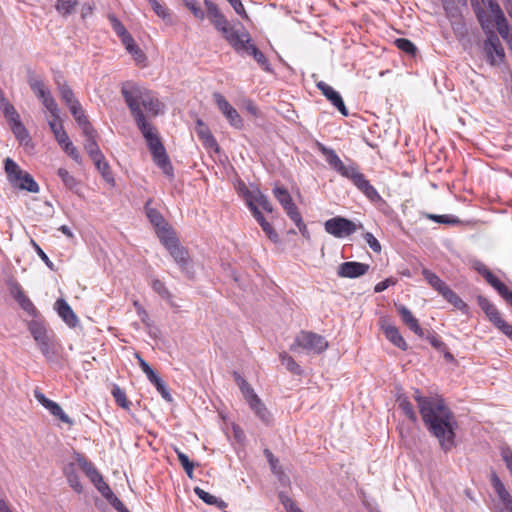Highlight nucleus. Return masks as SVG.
I'll return each mask as SVG.
<instances>
[{"label":"nucleus","mask_w":512,"mask_h":512,"mask_svg":"<svg viewBox=\"0 0 512 512\" xmlns=\"http://www.w3.org/2000/svg\"><path fill=\"white\" fill-rule=\"evenodd\" d=\"M126 102L138 129L146 141L153 162L165 175L172 177L173 167L166 149L156 128L146 120L147 117H155L162 113L164 105L159 101V98H126Z\"/></svg>","instance_id":"1"},{"label":"nucleus","mask_w":512,"mask_h":512,"mask_svg":"<svg viewBox=\"0 0 512 512\" xmlns=\"http://www.w3.org/2000/svg\"><path fill=\"white\" fill-rule=\"evenodd\" d=\"M423 422L428 431L437 438L441 448L449 451L455 446L456 421L444 400L439 397L415 395Z\"/></svg>","instance_id":"2"},{"label":"nucleus","mask_w":512,"mask_h":512,"mask_svg":"<svg viewBox=\"0 0 512 512\" xmlns=\"http://www.w3.org/2000/svg\"><path fill=\"white\" fill-rule=\"evenodd\" d=\"M204 5L207 17L214 27L223 34L224 38L231 46H242V41H247V31L243 27L235 28L231 26L214 2L205 0Z\"/></svg>","instance_id":"3"},{"label":"nucleus","mask_w":512,"mask_h":512,"mask_svg":"<svg viewBox=\"0 0 512 512\" xmlns=\"http://www.w3.org/2000/svg\"><path fill=\"white\" fill-rule=\"evenodd\" d=\"M4 169L7 175V179L12 187L30 193L39 192V185L34 180V178L28 172L22 170L20 166L11 158L5 159Z\"/></svg>","instance_id":"4"},{"label":"nucleus","mask_w":512,"mask_h":512,"mask_svg":"<svg viewBox=\"0 0 512 512\" xmlns=\"http://www.w3.org/2000/svg\"><path fill=\"white\" fill-rule=\"evenodd\" d=\"M298 348H301L307 352L320 354L328 348V342L326 339L311 331H301L296 337L293 344L290 346V350L296 352Z\"/></svg>","instance_id":"5"},{"label":"nucleus","mask_w":512,"mask_h":512,"mask_svg":"<svg viewBox=\"0 0 512 512\" xmlns=\"http://www.w3.org/2000/svg\"><path fill=\"white\" fill-rule=\"evenodd\" d=\"M422 275L424 279L429 283V285L436 290L443 298L451 303L455 308L462 310L467 307L464 301L452 290L449 286L446 285L444 281H442L435 273L430 271L429 269L424 268L422 270Z\"/></svg>","instance_id":"6"},{"label":"nucleus","mask_w":512,"mask_h":512,"mask_svg":"<svg viewBox=\"0 0 512 512\" xmlns=\"http://www.w3.org/2000/svg\"><path fill=\"white\" fill-rule=\"evenodd\" d=\"M43 105L45 109L49 112V116L47 118L49 127L52 133L54 134V137L57 140L58 144L62 146L70 139L62 125L59 116L58 106L55 103L54 98H43Z\"/></svg>","instance_id":"7"},{"label":"nucleus","mask_w":512,"mask_h":512,"mask_svg":"<svg viewBox=\"0 0 512 512\" xmlns=\"http://www.w3.org/2000/svg\"><path fill=\"white\" fill-rule=\"evenodd\" d=\"M362 228V224L357 225L350 219L345 217L336 216L325 221V231L335 238H345L354 234L357 229Z\"/></svg>","instance_id":"8"},{"label":"nucleus","mask_w":512,"mask_h":512,"mask_svg":"<svg viewBox=\"0 0 512 512\" xmlns=\"http://www.w3.org/2000/svg\"><path fill=\"white\" fill-rule=\"evenodd\" d=\"M345 178L349 179L371 202L383 201L380 194L366 179L365 175L358 170L356 165H354Z\"/></svg>","instance_id":"9"},{"label":"nucleus","mask_w":512,"mask_h":512,"mask_svg":"<svg viewBox=\"0 0 512 512\" xmlns=\"http://www.w3.org/2000/svg\"><path fill=\"white\" fill-rule=\"evenodd\" d=\"M486 60L492 65L496 66L503 62L505 53L500 43L498 36L493 32L489 31L487 39L483 45Z\"/></svg>","instance_id":"10"},{"label":"nucleus","mask_w":512,"mask_h":512,"mask_svg":"<svg viewBox=\"0 0 512 512\" xmlns=\"http://www.w3.org/2000/svg\"><path fill=\"white\" fill-rule=\"evenodd\" d=\"M162 244L169 251L170 255L173 257L175 262L179 265V267L185 271L188 266L189 257L187 251L181 247L176 239L174 233L170 234L166 238L160 240Z\"/></svg>","instance_id":"11"},{"label":"nucleus","mask_w":512,"mask_h":512,"mask_svg":"<svg viewBox=\"0 0 512 512\" xmlns=\"http://www.w3.org/2000/svg\"><path fill=\"white\" fill-rule=\"evenodd\" d=\"M318 150L325 157L326 162L330 165L332 169H334L341 176L345 177L349 171L354 167V163L349 165H345L336 152L333 149H330L323 145L322 143H317Z\"/></svg>","instance_id":"12"},{"label":"nucleus","mask_w":512,"mask_h":512,"mask_svg":"<svg viewBox=\"0 0 512 512\" xmlns=\"http://www.w3.org/2000/svg\"><path fill=\"white\" fill-rule=\"evenodd\" d=\"M150 202L149 200L145 205L146 215L151 224L155 227L159 239L162 240L172 234L173 231L170 229L161 213L157 209L150 207Z\"/></svg>","instance_id":"13"},{"label":"nucleus","mask_w":512,"mask_h":512,"mask_svg":"<svg viewBox=\"0 0 512 512\" xmlns=\"http://www.w3.org/2000/svg\"><path fill=\"white\" fill-rule=\"evenodd\" d=\"M370 266L361 262L348 261L338 266L337 275L342 278H358L365 275Z\"/></svg>","instance_id":"14"},{"label":"nucleus","mask_w":512,"mask_h":512,"mask_svg":"<svg viewBox=\"0 0 512 512\" xmlns=\"http://www.w3.org/2000/svg\"><path fill=\"white\" fill-rule=\"evenodd\" d=\"M34 397L42 406H44L53 416L57 417L60 421L69 425L73 424V421L62 410L60 405L48 399L42 392L35 390Z\"/></svg>","instance_id":"15"},{"label":"nucleus","mask_w":512,"mask_h":512,"mask_svg":"<svg viewBox=\"0 0 512 512\" xmlns=\"http://www.w3.org/2000/svg\"><path fill=\"white\" fill-rule=\"evenodd\" d=\"M237 52H246L247 54L253 56V58L257 61V63L266 71L270 70L269 63L265 57V55L254 45L251 43V38L249 33L247 32V41H242V46H232Z\"/></svg>","instance_id":"16"},{"label":"nucleus","mask_w":512,"mask_h":512,"mask_svg":"<svg viewBox=\"0 0 512 512\" xmlns=\"http://www.w3.org/2000/svg\"><path fill=\"white\" fill-rule=\"evenodd\" d=\"M219 110L226 117L231 126L240 129L243 126L242 118L237 110L226 100V98H217L216 100Z\"/></svg>","instance_id":"17"},{"label":"nucleus","mask_w":512,"mask_h":512,"mask_svg":"<svg viewBox=\"0 0 512 512\" xmlns=\"http://www.w3.org/2000/svg\"><path fill=\"white\" fill-rule=\"evenodd\" d=\"M397 312L402 320V322L417 336L423 338L425 337V332L421 328L418 319L414 317L412 312L404 305H395Z\"/></svg>","instance_id":"18"},{"label":"nucleus","mask_w":512,"mask_h":512,"mask_svg":"<svg viewBox=\"0 0 512 512\" xmlns=\"http://www.w3.org/2000/svg\"><path fill=\"white\" fill-rule=\"evenodd\" d=\"M65 100L71 114L73 115L75 121L78 123L82 131H87V129L92 128L93 126L89 122L82 106L79 104L76 98H65Z\"/></svg>","instance_id":"19"},{"label":"nucleus","mask_w":512,"mask_h":512,"mask_svg":"<svg viewBox=\"0 0 512 512\" xmlns=\"http://www.w3.org/2000/svg\"><path fill=\"white\" fill-rule=\"evenodd\" d=\"M83 136L85 137L84 148L89 154L92 161H98L102 158V152L96 142V130L92 127L82 131Z\"/></svg>","instance_id":"20"},{"label":"nucleus","mask_w":512,"mask_h":512,"mask_svg":"<svg viewBox=\"0 0 512 512\" xmlns=\"http://www.w3.org/2000/svg\"><path fill=\"white\" fill-rule=\"evenodd\" d=\"M381 328L386 336V338L395 346L400 348L401 350H407L408 345L402 335L399 332V329L388 323L386 320L381 321Z\"/></svg>","instance_id":"21"},{"label":"nucleus","mask_w":512,"mask_h":512,"mask_svg":"<svg viewBox=\"0 0 512 512\" xmlns=\"http://www.w3.org/2000/svg\"><path fill=\"white\" fill-rule=\"evenodd\" d=\"M55 308L58 315L69 327H76L78 324V317L64 299H58L55 303Z\"/></svg>","instance_id":"22"},{"label":"nucleus","mask_w":512,"mask_h":512,"mask_svg":"<svg viewBox=\"0 0 512 512\" xmlns=\"http://www.w3.org/2000/svg\"><path fill=\"white\" fill-rule=\"evenodd\" d=\"M11 294L15 298V300L18 302V304L21 306L23 310H25L30 315L36 314V308L32 301L25 295L23 292L21 286L19 284H14L11 287Z\"/></svg>","instance_id":"23"},{"label":"nucleus","mask_w":512,"mask_h":512,"mask_svg":"<svg viewBox=\"0 0 512 512\" xmlns=\"http://www.w3.org/2000/svg\"><path fill=\"white\" fill-rule=\"evenodd\" d=\"M41 353L48 359H54L58 354V345L54 339L53 334L48 337L36 341Z\"/></svg>","instance_id":"24"},{"label":"nucleus","mask_w":512,"mask_h":512,"mask_svg":"<svg viewBox=\"0 0 512 512\" xmlns=\"http://www.w3.org/2000/svg\"><path fill=\"white\" fill-rule=\"evenodd\" d=\"M245 202L248 205V199H252V202L257 206H261L263 210H265L268 213H271L273 211V206L268 200L267 196H265L261 191L259 190H246L244 193Z\"/></svg>","instance_id":"25"},{"label":"nucleus","mask_w":512,"mask_h":512,"mask_svg":"<svg viewBox=\"0 0 512 512\" xmlns=\"http://www.w3.org/2000/svg\"><path fill=\"white\" fill-rule=\"evenodd\" d=\"M78 462L83 472L94 485L97 484L101 479H103L102 475L98 472V470L91 462H89L85 458H79Z\"/></svg>","instance_id":"26"},{"label":"nucleus","mask_w":512,"mask_h":512,"mask_svg":"<svg viewBox=\"0 0 512 512\" xmlns=\"http://www.w3.org/2000/svg\"><path fill=\"white\" fill-rule=\"evenodd\" d=\"M78 462L83 472L94 485L97 484L101 479H103L102 475L98 472V470L91 462H89L85 458H79Z\"/></svg>","instance_id":"27"},{"label":"nucleus","mask_w":512,"mask_h":512,"mask_svg":"<svg viewBox=\"0 0 512 512\" xmlns=\"http://www.w3.org/2000/svg\"><path fill=\"white\" fill-rule=\"evenodd\" d=\"M0 110L3 112L8 124L20 121V115L7 98H0Z\"/></svg>","instance_id":"28"},{"label":"nucleus","mask_w":512,"mask_h":512,"mask_svg":"<svg viewBox=\"0 0 512 512\" xmlns=\"http://www.w3.org/2000/svg\"><path fill=\"white\" fill-rule=\"evenodd\" d=\"M199 139L206 148L219 151L218 143L207 126L195 130Z\"/></svg>","instance_id":"29"},{"label":"nucleus","mask_w":512,"mask_h":512,"mask_svg":"<svg viewBox=\"0 0 512 512\" xmlns=\"http://www.w3.org/2000/svg\"><path fill=\"white\" fill-rule=\"evenodd\" d=\"M9 126L14 136L21 144L28 145L31 142L29 132L25 128L21 120L13 124H10Z\"/></svg>","instance_id":"30"},{"label":"nucleus","mask_w":512,"mask_h":512,"mask_svg":"<svg viewBox=\"0 0 512 512\" xmlns=\"http://www.w3.org/2000/svg\"><path fill=\"white\" fill-rule=\"evenodd\" d=\"M28 329L32 337L34 338L35 342L51 335V333L48 332L45 325L37 320L30 321L28 324Z\"/></svg>","instance_id":"31"},{"label":"nucleus","mask_w":512,"mask_h":512,"mask_svg":"<svg viewBox=\"0 0 512 512\" xmlns=\"http://www.w3.org/2000/svg\"><path fill=\"white\" fill-rule=\"evenodd\" d=\"M479 305L494 325L502 319L498 309L487 299L479 298Z\"/></svg>","instance_id":"32"},{"label":"nucleus","mask_w":512,"mask_h":512,"mask_svg":"<svg viewBox=\"0 0 512 512\" xmlns=\"http://www.w3.org/2000/svg\"><path fill=\"white\" fill-rule=\"evenodd\" d=\"M122 94L128 96H148L147 89L134 82H126L122 86Z\"/></svg>","instance_id":"33"},{"label":"nucleus","mask_w":512,"mask_h":512,"mask_svg":"<svg viewBox=\"0 0 512 512\" xmlns=\"http://www.w3.org/2000/svg\"><path fill=\"white\" fill-rule=\"evenodd\" d=\"M57 175L62 180L65 187L71 191L77 192L79 188V181L69 173L65 168H59Z\"/></svg>","instance_id":"34"},{"label":"nucleus","mask_w":512,"mask_h":512,"mask_svg":"<svg viewBox=\"0 0 512 512\" xmlns=\"http://www.w3.org/2000/svg\"><path fill=\"white\" fill-rule=\"evenodd\" d=\"M195 494L208 505H215L220 508H225L226 503L223 500L218 499L216 496L204 491L200 487L194 488Z\"/></svg>","instance_id":"35"},{"label":"nucleus","mask_w":512,"mask_h":512,"mask_svg":"<svg viewBox=\"0 0 512 512\" xmlns=\"http://www.w3.org/2000/svg\"><path fill=\"white\" fill-rule=\"evenodd\" d=\"M491 484L501 503L511 498L510 493L496 474L492 475Z\"/></svg>","instance_id":"36"},{"label":"nucleus","mask_w":512,"mask_h":512,"mask_svg":"<svg viewBox=\"0 0 512 512\" xmlns=\"http://www.w3.org/2000/svg\"><path fill=\"white\" fill-rule=\"evenodd\" d=\"M149 381L156 387L161 396L168 402L172 401V396L164 381L154 372L148 377Z\"/></svg>","instance_id":"37"},{"label":"nucleus","mask_w":512,"mask_h":512,"mask_svg":"<svg viewBox=\"0 0 512 512\" xmlns=\"http://www.w3.org/2000/svg\"><path fill=\"white\" fill-rule=\"evenodd\" d=\"M77 6V0H58L55 4V9L59 14L66 17L73 13Z\"/></svg>","instance_id":"38"},{"label":"nucleus","mask_w":512,"mask_h":512,"mask_svg":"<svg viewBox=\"0 0 512 512\" xmlns=\"http://www.w3.org/2000/svg\"><path fill=\"white\" fill-rule=\"evenodd\" d=\"M249 406L263 422L268 423L270 421L271 415L260 398L257 399V403L253 401Z\"/></svg>","instance_id":"39"},{"label":"nucleus","mask_w":512,"mask_h":512,"mask_svg":"<svg viewBox=\"0 0 512 512\" xmlns=\"http://www.w3.org/2000/svg\"><path fill=\"white\" fill-rule=\"evenodd\" d=\"M280 360L281 363L286 367V369L291 373L296 375H300L302 373L300 365L297 364L295 360L287 353H281Z\"/></svg>","instance_id":"40"},{"label":"nucleus","mask_w":512,"mask_h":512,"mask_svg":"<svg viewBox=\"0 0 512 512\" xmlns=\"http://www.w3.org/2000/svg\"><path fill=\"white\" fill-rule=\"evenodd\" d=\"M498 33L507 42L512 39V31L505 17L495 21Z\"/></svg>","instance_id":"41"},{"label":"nucleus","mask_w":512,"mask_h":512,"mask_svg":"<svg viewBox=\"0 0 512 512\" xmlns=\"http://www.w3.org/2000/svg\"><path fill=\"white\" fill-rule=\"evenodd\" d=\"M398 404L403 413L412 421L416 422L417 415L414 411L413 405L406 398H399Z\"/></svg>","instance_id":"42"},{"label":"nucleus","mask_w":512,"mask_h":512,"mask_svg":"<svg viewBox=\"0 0 512 512\" xmlns=\"http://www.w3.org/2000/svg\"><path fill=\"white\" fill-rule=\"evenodd\" d=\"M274 197L279 201V203L284 207L291 203L292 197L289 194L288 190L283 187H275L273 189Z\"/></svg>","instance_id":"43"},{"label":"nucleus","mask_w":512,"mask_h":512,"mask_svg":"<svg viewBox=\"0 0 512 512\" xmlns=\"http://www.w3.org/2000/svg\"><path fill=\"white\" fill-rule=\"evenodd\" d=\"M152 288L163 299L167 300L168 302H171L172 295L162 281H160L159 279L153 280Z\"/></svg>","instance_id":"44"},{"label":"nucleus","mask_w":512,"mask_h":512,"mask_svg":"<svg viewBox=\"0 0 512 512\" xmlns=\"http://www.w3.org/2000/svg\"><path fill=\"white\" fill-rule=\"evenodd\" d=\"M112 395L116 401V403L122 407L127 409L130 405V402L127 400L125 392L117 385H115L112 389Z\"/></svg>","instance_id":"45"},{"label":"nucleus","mask_w":512,"mask_h":512,"mask_svg":"<svg viewBox=\"0 0 512 512\" xmlns=\"http://www.w3.org/2000/svg\"><path fill=\"white\" fill-rule=\"evenodd\" d=\"M98 171L102 174L106 181H113V177L110 171V167L108 163L105 161L104 155L102 154V158L98 161H93Z\"/></svg>","instance_id":"46"},{"label":"nucleus","mask_w":512,"mask_h":512,"mask_svg":"<svg viewBox=\"0 0 512 512\" xmlns=\"http://www.w3.org/2000/svg\"><path fill=\"white\" fill-rule=\"evenodd\" d=\"M185 6L192 12L194 17L199 20L205 18V12L202 10L197 0H184Z\"/></svg>","instance_id":"47"},{"label":"nucleus","mask_w":512,"mask_h":512,"mask_svg":"<svg viewBox=\"0 0 512 512\" xmlns=\"http://www.w3.org/2000/svg\"><path fill=\"white\" fill-rule=\"evenodd\" d=\"M489 284L496 289L499 295L505 300L512 294V291H510L497 277L493 278Z\"/></svg>","instance_id":"48"},{"label":"nucleus","mask_w":512,"mask_h":512,"mask_svg":"<svg viewBox=\"0 0 512 512\" xmlns=\"http://www.w3.org/2000/svg\"><path fill=\"white\" fill-rule=\"evenodd\" d=\"M489 284L496 289L499 295L505 300L512 294V291H510L497 277L493 278Z\"/></svg>","instance_id":"49"},{"label":"nucleus","mask_w":512,"mask_h":512,"mask_svg":"<svg viewBox=\"0 0 512 512\" xmlns=\"http://www.w3.org/2000/svg\"><path fill=\"white\" fill-rule=\"evenodd\" d=\"M94 486L108 502H110L116 496L109 485L104 481V479H101Z\"/></svg>","instance_id":"50"},{"label":"nucleus","mask_w":512,"mask_h":512,"mask_svg":"<svg viewBox=\"0 0 512 512\" xmlns=\"http://www.w3.org/2000/svg\"><path fill=\"white\" fill-rule=\"evenodd\" d=\"M147 1L151 5L152 9L157 14V16H159L163 20H166L169 18V16H170L169 11L164 5L160 4L157 0H147Z\"/></svg>","instance_id":"51"},{"label":"nucleus","mask_w":512,"mask_h":512,"mask_svg":"<svg viewBox=\"0 0 512 512\" xmlns=\"http://www.w3.org/2000/svg\"><path fill=\"white\" fill-rule=\"evenodd\" d=\"M395 44L401 51L405 53L414 54L416 51L415 45L406 38L396 39Z\"/></svg>","instance_id":"52"},{"label":"nucleus","mask_w":512,"mask_h":512,"mask_svg":"<svg viewBox=\"0 0 512 512\" xmlns=\"http://www.w3.org/2000/svg\"><path fill=\"white\" fill-rule=\"evenodd\" d=\"M473 268L479 273L481 274L485 280L489 283L490 281H492L493 278H495V276L493 275V273L486 267L485 264H483L482 262L480 261H474L473 263Z\"/></svg>","instance_id":"53"},{"label":"nucleus","mask_w":512,"mask_h":512,"mask_svg":"<svg viewBox=\"0 0 512 512\" xmlns=\"http://www.w3.org/2000/svg\"><path fill=\"white\" fill-rule=\"evenodd\" d=\"M61 147L74 161L77 163L81 162L80 153L70 140L64 143Z\"/></svg>","instance_id":"54"},{"label":"nucleus","mask_w":512,"mask_h":512,"mask_svg":"<svg viewBox=\"0 0 512 512\" xmlns=\"http://www.w3.org/2000/svg\"><path fill=\"white\" fill-rule=\"evenodd\" d=\"M109 21L112 25V28L113 30L115 31V33L121 38L123 36H125L126 34H128L129 32L126 30V28L124 27V25L117 19L116 16L114 15H109Z\"/></svg>","instance_id":"55"},{"label":"nucleus","mask_w":512,"mask_h":512,"mask_svg":"<svg viewBox=\"0 0 512 512\" xmlns=\"http://www.w3.org/2000/svg\"><path fill=\"white\" fill-rule=\"evenodd\" d=\"M485 4L488 5L491 14L494 17V22L498 19L505 17L501 7L495 0H486Z\"/></svg>","instance_id":"56"},{"label":"nucleus","mask_w":512,"mask_h":512,"mask_svg":"<svg viewBox=\"0 0 512 512\" xmlns=\"http://www.w3.org/2000/svg\"><path fill=\"white\" fill-rule=\"evenodd\" d=\"M240 390L248 404L252 403L253 401L257 403V399L259 397L256 395L253 388L249 385L248 382L244 386H241Z\"/></svg>","instance_id":"57"},{"label":"nucleus","mask_w":512,"mask_h":512,"mask_svg":"<svg viewBox=\"0 0 512 512\" xmlns=\"http://www.w3.org/2000/svg\"><path fill=\"white\" fill-rule=\"evenodd\" d=\"M240 390L248 404L252 403L253 401L257 403V399L259 397L256 395L253 388L249 385L248 382L244 386H241Z\"/></svg>","instance_id":"58"},{"label":"nucleus","mask_w":512,"mask_h":512,"mask_svg":"<svg viewBox=\"0 0 512 512\" xmlns=\"http://www.w3.org/2000/svg\"><path fill=\"white\" fill-rule=\"evenodd\" d=\"M364 240L368 244V246L375 252L380 253L381 252V244L379 241L374 237V235L370 232H366L363 235Z\"/></svg>","instance_id":"59"},{"label":"nucleus","mask_w":512,"mask_h":512,"mask_svg":"<svg viewBox=\"0 0 512 512\" xmlns=\"http://www.w3.org/2000/svg\"><path fill=\"white\" fill-rule=\"evenodd\" d=\"M428 218L442 224H455L458 223L459 220L451 215H436V214H429Z\"/></svg>","instance_id":"60"},{"label":"nucleus","mask_w":512,"mask_h":512,"mask_svg":"<svg viewBox=\"0 0 512 512\" xmlns=\"http://www.w3.org/2000/svg\"><path fill=\"white\" fill-rule=\"evenodd\" d=\"M67 480L69 485L77 492H82V485L80 483L79 477L74 472H67L66 473Z\"/></svg>","instance_id":"61"},{"label":"nucleus","mask_w":512,"mask_h":512,"mask_svg":"<svg viewBox=\"0 0 512 512\" xmlns=\"http://www.w3.org/2000/svg\"><path fill=\"white\" fill-rule=\"evenodd\" d=\"M501 457L512 476V449L504 448L501 452Z\"/></svg>","instance_id":"62"},{"label":"nucleus","mask_w":512,"mask_h":512,"mask_svg":"<svg viewBox=\"0 0 512 512\" xmlns=\"http://www.w3.org/2000/svg\"><path fill=\"white\" fill-rule=\"evenodd\" d=\"M495 326L507 337L512 340V325L507 323L504 319L498 320Z\"/></svg>","instance_id":"63"},{"label":"nucleus","mask_w":512,"mask_h":512,"mask_svg":"<svg viewBox=\"0 0 512 512\" xmlns=\"http://www.w3.org/2000/svg\"><path fill=\"white\" fill-rule=\"evenodd\" d=\"M280 499L287 512H302L295 503L287 496L280 495Z\"/></svg>","instance_id":"64"}]
</instances>
